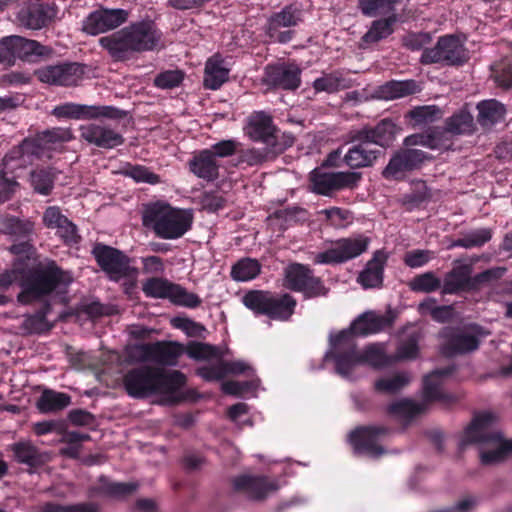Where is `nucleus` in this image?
Instances as JSON below:
<instances>
[{
  "mask_svg": "<svg viewBox=\"0 0 512 512\" xmlns=\"http://www.w3.org/2000/svg\"><path fill=\"white\" fill-rule=\"evenodd\" d=\"M242 303L255 316L282 322L290 320L297 306V300L291 294L269 290H249L242 297Z\"/></svg>",
  "mask_w": 512,
  "mask_h": 512,
  "instance_id": "0eeeda50",
  "label": "nucleus"
},
{
  "mask_svg": "<svg viewBox=\"0 0 512 512\" xmlns=\"http://www.w3.org/2000/svg\"><path fill=\"white\" fill-rule=\"evenodd\" d=\"M441 340L439 351L447 357L466 355L476 351L480 346V338L467 333L464 329L454 326L443 327L438 334Z\"/></svg>",
  "mask_w": 512,
  "mask_h": 512,
  "instance_id": "a211bd4d",
  "label": "nucleus"
},
{
  "mask_svg": "<svg viewBox=\"0 0 512 512\" xmlns=\"http://www.w3.org/2000/svg\"><path fill=\"white\" fill-rule=\"evenodd\" d=\"M370 239L365 236L341 238L333 246L316 254L314 263L337 265L352 260L367 251Z\"/></svg>",
  "mask_w": 512,
  "mask_h": 512,
  "instance_id": "f3484780",
  "label": "nucleus"
},
{
  "mask_svg": "<svg viewBox=\"0 0 512 512\" xmlns=\"http://www.w3.org/2000/svg\"><path fill=\"white\" fill-rule=\"evenodd\" d=\"M71 282V274L54 260L38 262L31 267L25 262L17 300L25 305L33 302L44 303L54 292L66 290Z\"/></svg>",
  "mask_w": 512,
  "mask_h": 512,
  "instance_id": "f03ea898",
  "label": "nucleus"
},
{
  "mask_svg": "<svg viewBox=\"0 0 512 512\" xmlns=\"http://www.w3.org/2000/svg\"><path fill=\"white\" fill-rule=\"evenodd\" d=\"M362 178L361 172L325 171L316 167L308 174L307 189L315 195L333 197L340 191L358 188Z\"/></svg>",
  "mask_w": 512,
  "mask_h": 512,
  "instance_id": "9d476101",
  "label": "nucleus"
},
{
  "mask_svg": "<svg viewBox=\"0 0 512 512\" xmlns=\"http://www.w3.org/2000/svg\"><path fill=\"white\" fill-rule=\"evenodd\" d=\"M418 92V85L415 80L397 81L391 80L380 86L379 94L386 100L398 99L413 95Z\"/></svg>",
  "mask_w": 512,
  "mask_h": 512,
  "instance_id": "a18cd8bd",
  "label": "nucleus"
},
{
  "mask_svg": "<svg viewBox=\"0 0 512 512\" xmlns=\"http://www.w3.org/2000/svg\"><path fill=\"white\" fill-rule=\"evenodd\" d=\"M51 310V303L45 301L36 313L25 317L22 328L29 334H42L50 331L52 325L48 322L47 315Z\"/></svg>",
  "mask_w": 512,
  "mask_h": 512,
  "instance_id": "c03bdc74",
  "label": "nucleus"
},
{
  "mask_svg": "<svg viewBox=\"0 0 512 512\" xmlns=\"http://www.w3.org/2000/svg\"><path fill=\"white\" fill-rule=\"evenodd\" d=\"M397 22V15L392 13L386 18L374 20L368 31L361 37L363 44H376L388 38L394 32V24Z\"/></svg>",
  "mask_w": 512,
  "mask_h": 512,
  "instance_id": "ea45409f",
  "label": "nucleus"
},
{
  "mask_svg": "<svg viewBox=\"0 0 512 512\" xmlns=\"http://www.w3.org/2000/svg\"><path fill=\"white\" fill-rule=\"evenodd\" d=\"M52 114L58 118L69 119H95L99 117L120 119L125 116L124 111L114 106L83 105L72 102L56 106Z\"/></svg>",
  "mask_w": 512,
  "mask_h": 512,
  "instance_id": "4be33fe9",
  "label": "nucleus"
},
{
  "mask_svg": "<svg viewBox=\"0 0 512 512\" xmlns=\"http://www.w3.org/2000/svg\"><path fill=\"white\" fill-rule=\"evenodd\" d=\"M170 302L176 306L194 309L201 305L202 300L197 294L189 292L180 284H176Z\"/></svg>",
  "mask_w": 512,
  "mask_h": 512,
  "instance_id": "0e129e2a",
  "label": "nucleus"
},
{
  "mask_svg": "<svg viewBox=\"0 0 512 512\" xmlns=\"http://www.w3.org/2000/svg\"><path fill=\"white\" fill-rule=\"evenodd\" d=\"M282 152H275L273 148L265 146L264 148L238 149V163H245L248 166H258L268 160L274 159Z\"/></svg>",
  "mask_w": 512,
  "mask_h": 512,
  "instance_id": "864d4df0",
  "label": "nucleus"
},
{
  "mask_svg": "<svg viewBox=\"0 0 512 512\" xmlns=\"http://www.w3.org/2000/svg\"><path fill=\"white\" fill-rule=\"evenodd\" d=\"M427 403H418L412 399L404 398L399 401H395L387 406V413L389 415L413 419L416 416L422 414L427 409Z\"/></svg>",
  "mask_w": 512,
  "mask_h": 512,
  "instance_id": "49530a36",
  "label": "nucleus"
},
{
  "mask_svg": "<svg viewBox=\"0 0 512 512\" xmlns=\"http://www.w3.org/2000/svg\"><path fill=\"white\" fill-rule=\"evenodd\" d=\"M80 137L87 143L102 149H113L125 142L122 134L104 122L80 126Z\"/></svg>",
  "mask_w": 512,
  "mask_h": 512,
  "instance_id": "b1692460",
  "label": "nucleus"
},
{
  "mask_svg": "<svg viewBox=\"0 0 512 512\" xmlns=\"http://www.w3.org/2000/svg\"><path fill=\"white\" fill-rule=\"evenodd\" d=\"M0 233L11 237L14 241L22 238H33L35 223L30 219L5 215L0 218Z\"/></svg>",
  "mask_w": 512,
  "mask_h": 512,
  "instance_id": "e433bc0d",
  "label": "nucleus"
},
{
  "mask_svg": "<svg viewBox=\"0 0 512 512\" xmlns=\"http://www.w3.org/2000/svg\"><path fill=\"white\" fill-rule=\"evenodd\" d=\"M349 143L350 146L343 156V163L352 170L372 167L383 153L368 139H361L358 130L350 132Z\"/></svg>",
  "mask_w": 512,
  "mask_h": 512,
  "instance_id": "aec40b11",
  "label": "nucleus"
},
{
  "mask_svg": "<svg viewBox=\"0 0 512 512\" xmlns=\"http://www.w3.org/2000/svg\"><path fill=\"white\" fill-rule=\"evenodd\" d=\"M229 78V69L224 66V59L215 54L208 58L204 69L203 85L206 89L217 90Z\"/></svg>",
  "mask_w": 512,
  "mask_h": 512,
  "instance_id": "4c0bfd02",
  "label": "nucleus"
},
{
  "mask_svg": "<svg viewBox=\"0 0 512 512\" xmlns=\"http://www.w3.org/2000/svg\"><path fill=\"white\" fill-rule=\"evenodd\" d=\"M410 383V376L406 372H398L392 377H382L375 381L376 392L396 394Z\"/></svg>",
  "mask_w": 512,
  "mask_h": 512,
  "instance_id": "13d9d810",
  "label": "nucleus"
},
{
  "mask_svg": "<svg viewBox=\"0 0 512 512\" xmlns=\"http://www.w3.org/2000/svg\"><path fill=\"white\" fill-rule=\"evenodd\" d=\"M185 382V375L178 370L166 372L162 368L150 365L130 369L123 377L125 391L136 399H144L159 393H173Z\"/></svg>",
  "mask_w": 512,
  "mask_h": 512,
  "instance_id": "7ed1b4c3",
  "label": "nucleus"
},
{
  "mask_svg": "<svg viewBox=\"0 0 512 512\" xmlns=\"http://www.w3.org/2000/svg\"><path fill=\"white\" fill-rule=\"evenodd\" d=\"M477 122L482 127H491L503 120L505 106L496 99L483 100L477 104Z\"/></svg>",
  "mask_w": 512,
  "mask_h": 512,
  "instance_id": "a19ab883",
  "label": "nucleus"
},
{
  "mask_svg": "<svg viewBox=\"0 0 512 512\" xmlns=\"http://www.w3.org/2000/svg\"><path fill=\"white\" fill-rule=\"evenodd\" d=\"M19 187L16 175L0 168V204L11 200Z\"/></svg>",
  "mask_w": 512,
  "mask_h": 512,
  "instance_id": "69168bd1",
  "label": "nucleus"
},
{
  "mask_svg": "<svg viewBox=\"0 0 512 512\" xmlns=\"http://www.w3.org/2000/svg\"><path fill=\"white\" fill-rule=\"evenodd\" d=\"M70 403L68 394L45 389L37 399L36 407L41 413H53L65 409Z\"/></svg>",
  "mask_w": 512,
  "mask_h": 512,
  "instance_id": "37998d69",
  "label": "nucleus"
},
{
  "mask_svg": "<svg viewBox=\"0 0 512 512\" xmlns=\"http://www.w3.org/2000/svg\"><path fill=\"white\" fill-rule=\"evenodd\" d=\"M3 46L8 59L5 64H14L16 58L31 61L33 56H43L47 52V47L36 40L26 39L21 36L11 35L3 37Z\"/></svg>",
  "mask_w": 512,
  "mask_h": 512,
  "instance_id": "393cba45",
  "label": "nucleus"
},
{
  "mask_svg": "<svg viewBox=\"0 0 512 512\" xmlns=\"http://www.w3.org/2000/svg\"><path fill=\"white\" fill-rule=\"evenodd\" d=\"M441 109L436 105L417 106L408 111L405 118L412 126L432 123L441 117Z\"/></svg>",
  "mask_w": 512,
  "mask_h": 512,
  "instance_id": "4d7b16f0",
  "label": "nucleus"
},
{
  "mask_svg": "<svg viewBox=\"0 0 512 512\" xmlns=\"http://www.w3.org/2000/svg\"><path fill=\"white\" fill-rule=\"evenodd\" d=\"M261 272V264L257 259L244 257L238 260L231 268V277L238 282H247L255 279Z\"/></svg>",
  "mask_w": 512,
  "mask_h": 512,
  "instance_id": "603ef678",
  "label": "nucleus"
},
{
  "mask_svg": "<svg viewBox=\"0 0 512 512\" xmlns=\"http://www.w3.org/2000/svg\"><path fill=\"white\" fill-rule=\"evenodd\" d=\"M388 255L383 250H377L359 273L357 282L364 289L381 288L384 280V269Z\"/></svg>",
  "mask_w": 512,
  "mask_h": 512,
  "instance_id": "7c9ffc66",
  "label": "nucleus"
},
{
  "mask_svg": "<svg viewBox=\"0 0 512 512\" xmlns=\"http://www.w3.org/2000/svg\"><path fill=\"white\" fill-rule=\"evenodd\" d=\"M244 133L254 142H260L275 152H284L294 143V138L274 124L273 117L264 111H255L247 118Z\"/></svg>",
  "mask_w": 512,
  "mask_h": 512,
  "instance_id": "1a4fd4ad",
  "label": "nucleus"
},
{
  "mask_svg": "<svg viewBox=\"0 0 512 512\" xmlns=\"http://www.w3.org/2000/svg\"><path fill=\"white\" fill-rule=\"evenodd\" d=\"M361 133V139H368L374 147L386 149L390 147L396 139L401 127L390 118L380 120L376 125H365L357 129Z\"/></svg>",
  "mask_w": 512,
  "mask_h": 512,
  "instance_id": "c756f323",
  "label": "nucleus"
},
{
  "mask_svg": "<svg viewBox=\"0 0 512 512\" xmlns=\"http://www.w3.org/2000/svg\"><path fill=\"white\" fill-rule=\"evenodd\" d=\"M403 144L406 148H412L413 146H423L432 150H437L442 147V132L433 129L424 133H415L407 136Z\"/></svg>",
  "mask_w": 512,
  "mask_h": 512,
  "instance_id": "5fc2aeb1",
  "label": "nucleus"
},
{
  "mask_svg": "<svg viewBox=\"0 0 512 512\" xmlns=\"http://www.w3.org/2000/svg\"><path fill=\"white\" fill-rule=\"evenodd\" d=\"M34 148L35 144L30 141L29 137L24 138L19 145L14 146L5 154L0 168L14 173L17 169L24 167L27 162H31L32 158L36 159Z\"/></svg>",
  "mask_w": 512,
  "mask_h": 512,
  "instance_id": "473e14b6",
  "label": "nucleus"
},
{
  "mask_svg": "<svg viewBox=\"0 0 512 512\" xmlns=\"http://www.w3.org/2000/svg\"><path fill=\"white\" fill-rule=\"evenodd\" d=\"M233 489L242 492L252 500H263L278 489L275 481L267 476L240 475L232 481Z\"/></svg>",
  "mask_w": 512,
  "mask_h": 512,
  "instance_id": "c85d7f7f",
  "label": "nucleus"
},
{
  "mask_svg": "<svg viewBox=\"0 0 512 512\" xmlns=\"http://www.w3.org/2000/svg\"><path fill=\"white\" fill-rule=\"evenodd\" d=\"M445 130L451 134H471L475 130L474 118L465 109L455 112L445 121Z\"/></svg>",
  "mask_w": 512,
  "mask_h": 512,
  "instance_id": "de8ad7c7",
  "label": "nucleus"
},
{
  "mask_svg": "<svg viewBox=\"0 0 512 512\" xmlns=\"http://www.w3.org/2000/svg\"><path fill=\"white\" fill-rule=\"evenodd\" d=\"M16 462L30 468H38L45 463L43 453L30 441H19L10 445Z\"/></svg>",
  "mask_w": 512,
  "mask_h": 512,
  "instance_id": "58836bf2",
  "label": "nucleus"
},
{
  "mask_svg": "<svg viewBox=\"0 0 512 512\" xmlns=\"http://www.w3.org/2000/svg\"><path fill=\"white\" fill-rule=\"evenodd\" d=\"M175 285L166 278L151 277L142 284V291L146 297L170 301Z\"/></svg>",
  "mask_w": 512,
  "mask_h": 512,
  "instance_id": "8fccbe9b",
  "label": "nucleus"
},
{
  "mask_svg": "<svg viewBox=\"0 0 512 512\" xmlns=\"http://www.w3.org/2000/svg\"><path fill=\"white\" fill-rule=\"evenodd\" d=\"M99 43L114 61H127L136 53L158 51L164 47L163 33L150 19L131 22Z\"/></svg>",
  "mask_w": 512,
  "mask_h": 512,
  "instance_id": "f257e3e1",
  "label": "nucleus"
},
{
  "mask_svg": "<svg viewBox=\"0 0 512 512\" xmlns=\"http://www.w3.org/2000/svg\"><path fill=\"white\" fill-rule=\"evenodd\" d=\"M402 0H358V9L366 17H375L380 14L393 13L395 5Z\"/></svg>",
  "mask_w": 512,
  "mask_h": 512,
  "instance_id": "bf43d9fd",
  "label": "nucleus"
},
{
  "mask_svg": "<svg viewBox=\"0 0 512 512\" xmlns=\"http://www.w3.org/2000/svg\"><path fill=\"white\" fill-rule=\"evenodd\" d=\"M192 223L193 216L189 210L175 208L163 201L150 203L143 212L144 226L165 240L181 238L191 229Z\"/></svg>",
  "mask_w": 512,
  "mask_h": 512,
  "instance_id": "39448f33",
  "label": "nucleus"
},
{
  "mask_svg": "<svg viewBox=\"0 0 512 512\" xmlns=\"http://www.w3.org/2000/svg\"><path fill=\"white\" fill-rule=\"evenodd\" d=\"M283 286L290 291L300 292L305 299L325 297L329 292L323 280L314 275L309 265L294 262L284 269Z\"/></svg>",
  "mask_w": 512,
  "mask_h": 512,
  "instance_id": "9b49d317",
  "label": "nucleus"
},
{
  "mask_svg": "<svg viewBox=\"0 0 512 512\" xmlns=\"http://www.w3.org/2000/svg\"><path fill=\"white\" fill-rule=\"evenodd\" d=\"M262 82L270 90L295 91L301 85V69L291 63L269 64Z\"/></svg>",
  "mask_w": 512,
  "mask_h": 512,
  "instance_id": "412c9836",
  "label": "nucleus"
},
{
  "mask_svg": "<svg viewBox=\"0 0 512 512\" xmlns=\"http://www.w3.org/2000/svg\"><path fill=\"white\" fill-rule=\"evenodd\" d=\"M29 182L35 193L48 196L54 188L55 174L50 168L38 167L31 170Z\"/></svg>",
  "mask_w": 512,
  "mask_h": 512,
  "instance_id": "09e8293b",
  "label": "nucleus"
},
{
  "mask_svg": "<svg viewBox=\"0 0 512 512\" xmlns=\"http://www.w3.org/2000/svg\"><path fill=\"white\" fill-rule=\"evenodd\" d=\"M494 421L495 416L491 412L475 414L459 443L461 449L470 444L497 445L493 450L480 451V461L483 465L502 462L512 453V440L503 439L499 432H488Z\"/></svg>",
  "mask_w": 512,
  "mask_h": 512,
  "instance_id": "20e7f679",
  "label": "nucleus"
},
{
  "mask_svg": "<svg viewBox=\"0 0 512 512\" xmlns=\"http://www.w3.org/2000/svg\"><path fill=\"white\" fill-rule=\"evenodd\" d=\"M97 265L114 282L132 277L136 269L131 266V258L112 246L96 243L91 251Z\"/></svg>",
  "mask_w": 512,
  "mask_h": 512,
  "instance_id": "ddd939ff",
  "label": "nucleus"
},
{
  "mask_svg": "<svg viewBox=\"0 0 512 512\" xmlns=\"http://www.w3.org/2000/svg\"><path fill=\"white\" fill-rule=\"evenodd\" d=\"M455 370L454 366L437 369L426 375L423 379V400L427 404L441 402L450 406L457 402V397L442 390L444 377L451 375Z\"/></svg>",
  "mask_w": 512,
  "mask_h": 512,
  "instance_id": "a878e982",
  "label": "nucleus"
},
{
  "mask_svg": "<svg viewBox=\"0 0 512 512\" xmlns=\"http://www.w3.org/2000/svg\"><path fill=\"white\" fill-rule=\"evenodd\" d=\"M492 238V232L489 228H480L473 230L455 241V246L470 249L482 247Z\"/></svg>",
  "mask_w": 512,
  "mask_h": 512,
  "instance_id": "052dcab7",
  "label": "nucleus"
},
{
  "mask_svg": "<svg viewBox=\"0 0 512 512\" xmlns=\"http://www.w3.org/2000/svg\"><path fill=\"white\" fill-rule=\"evenodd\" d=\"M128 12L124 9L101 8L91 12L83 21V31L90 35H98L115 29L125 23Z\"/></svg>",
  "mask_w": 512,
  "mask_h": 512,
  "instance_id": "5701e85b",
  "label": "nucleus"
},
{
  "mask_svg": "<svg viewBox=\"0 0 512 512\" xmlns=\"http://www.w3.org/2000/svg\"><path fill=\"white\" fill-rule=\"evenodd\" d=\"M432 159V155L420 149L401 148L392 154L381 175L385 180L401 182L408 173L419 170L425 162Z\"/></svg>",
  "mask_w": 512,
  "mask_h": 512,
  "instance_id": "dca6fc26",
  "label": "nucleus"
},
{
  "mask_svg": "<svg viewBox=\"0 0 512 512\" xmlns=\"http://www.w3.org/2000/svg\"><path fill=\"white\" fill-rule=\"evenodd\" d=\"M430 197L431 194L426 183L419 180L414 182L411 191L403 196V204L412 209L428 201Z\"/></svg>",
  "mask_w": 512,
  "mask_h": 512,
  "instance_id": "680f3d73",
  "label": "nucleus"
},
{
  "mask_svg": "<svg viewBox=\"0 0 512 512\" xmlns=\"http://www.w3.org/2000/svg\"><path fill=\"white\" fill-rule=\"evenodd\" d=\"M301 22H303V5L293 2L270 15L265 32L272 42L286 44L292 41L296 34L291 28L298 26Z\"/></svg>",
  "mask_w": 512,
  "mask_h": 512,
  "instance_id": "f8f14e48",
  "label": "nucleus"
},
{
  "mask_svg": "<svg viewBox=\"0 0 512 512\" xmlns=\"http://www.w3.org/2000/svg\"><path fill=\"white\" fill-rule=\"evenodd\" d=\"M220 167L217 159L206 148L194 153L188 161L189 171L206 182H214L219 179Z\"/></svg>",
  "mask_w": 512,
  "mask_h": 512,
  "instance_id": "2f4dec72",
  "label": "nucleus"
},
{
  "mask_svg": "<svg viewBox=\"0 0 512 512\" xmlns=\"http://www.w3.org/2000/svg\"><path fill=\"white\" fill-rule=\"evenodd\" d=\"M124 175L132 178L137 183L156 185L161 182V178L158 174H155L148 167L143 165H128L124 170Z\"/></svg>",
  "mask_w": 512,
  "mask_h": 512,
  "instance_id": "338daca9",
  "label": "nucleus"
},
{
  "mask_svg": "<svg viewBox=\"0 0 512 512\" xmlns=\"http://www.w3.org/2000/svg\"><path fill=\"white\" fill-rule=\"evenodd\" d=\"M29 139L35 144L36 159H42L51 158V153L63 143L72 140L73 135L68 128L54 127L29 136Z\"/></svg>",
  "mask_w": 512,
  "mask_h": 512,
  "instance_id": "bb28decb",
  "label": "nucleus"
},
{
  "mask_svg": "<svg viewBox=\"0 0 512 512\" xmlns=\"http://www.w3.org/2000/svg\"><path fill=\"white\" fill-rule=\"evenodd\" d=\"M184 352L189 358L196 361H209L222 357V353L217 346L198 341L188 342L184 347Z\"/></svg>",
  "mask_w": 512,
  "mask_h": 512,
  "instance_id": "6e6d98bb",
  "label": "nucleus"
},
{
  "mask_svg": "<svg viewBox=\"0 0 512 512\" xmlns=\"http://www.w3.org/2000/svg\"><path fill=\"white\" fill-rule=\"evenodd\" d=\"M397 319V312L389 307L385 314L373 310L365 311L357 316L348 328L329 335V346L356 342L357 337H367L392 328Z\"/></svg>",
  "mask_w": 512,
  "mask_h": 512,
  "instance_id": "6e6552de",
  "label": "nucleus"
},
{
  "mask_svg": "<svg viewBox=\"0 0 512 512\" xmlns=\"http://www.w3.org/2000/svg\"><path fill=\"white\" fill-rule=\"evenodd\" d=\"M410 288L414 292L431 293L442 288L441 280L433 272L417 275L410 282Z\"/></svg>",
  "mask_w": 512,
  "mask_h": 512,
  "instance_id": "e2e57ef3",
  "label": "nucleus"
},
{
  "mask_svg": "<svg viewBox=\"0 0 512 512\" xmlns=\"http://www.w3.org/2000/svg\"><path fill=\"white\" fill-rule=\"evenodd\" d=\"M467 60L466 49L455 35L439 37L436 45L423 49L420 57V63L423 65L462 66Z\"/></svg>",
  "mask_w": 512,
  "mask_h": 512,
  "instance_id": "2eb2a0df",
  "label": "nucleus"
},
{
  "mask_svg": "<svg viewBox=\"0 0 512 512\" xmlns=\"http://www.w3.org/2000/svg\"><path fill=\"white\" fill-rule=\"evenodd\" d=\"M472 272L471 264L460 263L455 265L445 274L441 293L443 295H457L474 292Z\"/></svg>",
  "mask_w": 512,
  "mask_h": 512,
  "instance_id": "cd10ccee",
  "label": "nucleus"
},
{
  "mask_svg": "<svg viewBox=\"0 0 512 512\" xmlns=\"http://www.w3.org/2000/svg\"><path fill=\"white\" fill-rule=\"evenodd\" d=\"M52 7L48 4L29 3L17 14L19 24L28 29L38 30L46 26Z\"/></svg>",
  "mask_w": 512,
  "mask_h": 512,
  "instance_id": "f704fd0d",
  "label": "nucleus"
},
{
  "mask_svg": "<svg viewBox=\"0 0 512 512\" xmlns=\"http://www.w3.org/2000/svg\"><path fill=\"white\" fill-rule=\"evenodd\" d=\"M421 332L412 330L399 341L396 347L395 358L398 361L415 360L419 356V342Z\"/></svg>",
  "mask_w": 512,
  "mask_h": 512,
  "instance_id": "3c124183",
  "label": "nucleus"
},
{
  "mask_svg": "<svg viewBox=\"0 0 512 512\" xmlns=\"http://www.w3.org/2000/svg\"><path fill=\"white\" fill-rule=\"evenodd\" d=\"M323 360L332 361L335 373L343 378H349L358 365L368 364L374 368H381L388 364L384 350L376 344L368 345L361 351L357 342L329 346Z\"/></svg>",
  "mask_w": 512,
  "mask_h": 512,
  "instance_id": "423d86ee",
  "label": "nucleus"
},
{
  "mask_svg": "<svg viewBox=\"0 0 512 512\" xmlns=\"http://www.w3.org/2000/svg\"><path fill=\"white\" fill-rule=\"evenodd\" d=\"M386 425H360L349 433V443L357 455L379 458L386 453L381 442L392 433Z\"/></svg>",
  "mask_w": 512,
  "mask_h": 512,
  "instance_id": "4468645a",
  "label": "nucleus"
},
{
  "mask_svg": "<svg viewBox=\"0 0 512 512\" xmlns=\"http://www.w3.org/2000/svg\"><path fill=\"white\" fill-rule=\"evenodd\" d=\"M352 86L351 79L347 78L341 70H334L314 80L313 88L316 92L336 93Z\"/></svg>",
  "mask_w": 512,
  "mask_h": 512,
  "instance_id": "79ce46f5",
  "label": "nucleus"
},
{
  "mask_svg": "<svg viewBox=\"0 0 512 512\" xmlns=\"http://www.w3.org/2000/svg\"><path fill=\"white\" fill-rule=\"evenodd\" d=\"M507 272L506 267H492L473 276L474 292L500 280Z\"/></svg>",
  "mask_w": 512,
  "mask_h": 512,
  "instance_id": "774afa93",
  "label": "nucleus"
},
{
  "mask_svg": "<svg viewBox=\"0 0 512 512\" xmlns=\"http://www.w3.org/2000/svg\"><path fill=\"white\" fill-rule=\"evenodd\" d=\"M151 344V363L162 367L175 366L184 352V346L176 341H155Z\"/></svg>",
  "mask_w": 512,
  "mask_h": 512,
  "instance_id": "72a5a7b5",
  "label": "nucleus"
},
{
  "mask_svg": "<svg viewBox=\"0 0 512 512\" xmlns=\"http://www.w3.org/2000/svg\"><path fill=\"white\" fill-rule=\"evenodd\" d=\"M86 65L78 62H60L36 71L39 81L55 86H76L85 74Z\"/></svg>",
  "mask_w": 512,
  "mask_h": 512,
  "instance_id": "6ab92c4d",
  "label": "nucleus"
},
{
  "mask_svg": "<svg viewBox=\"0 0 512 512\" xmlns=\"http://www.w3.org/2000/svg\"><path fill=\"white\" fill-rule=\"evenodd\" d=\"M138 484L134 482H114L102 475L98 479V485L92 488L96 496L113 499H125L135 493Z\"/></svg>",
  "mask_w": 512,
  "mask_h": 512,
  "instance_id": "c9c22d12",
  "label": "nucleus"
}]
</instances>
